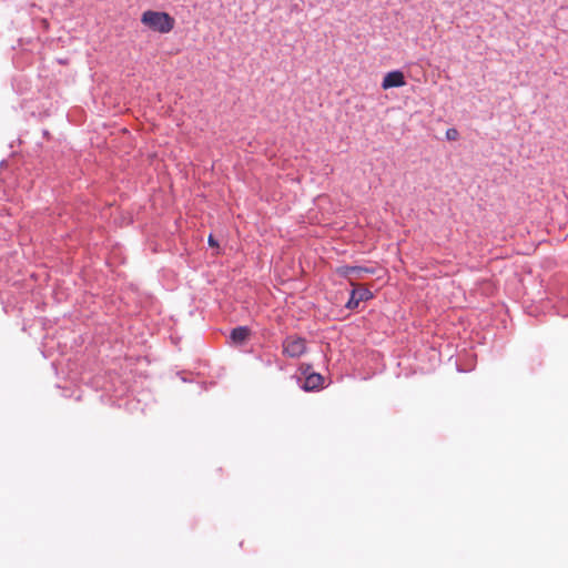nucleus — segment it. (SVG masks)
<instances>
[{
	"label": "nucleus",
	"instance_id": "1",
	"mask_svg": "<svg viewBox=\"0 0 568 568\" xmlns=\"http://www.w3.org/2000/svg\"><path fill=\"white\" fill-rule=\"evenodd\" d=\"M141 23L151 31L169 33L174 29L175 20L168 12L146 10L141 16Z\"/></svg>",
	"mask_w": 568,
	"mask_h": 568
},
{
	"label": "nucleus",
	"instance_id": "2",
	"mask_svg": "<svg viewBox=\"0 0 568 568\" xmlns=\"http://www.w3.org/2000/svg\"><path fill=\"white\" fill-rule=\"evenodd\" d=\"M291 381L295 383L296 387L305 390H318L322 387L324 378L321 374L312 371L311 365H301L298 371L291 376Z\"/></svg>",
	"mask_w": 568,
	"mask_h": 568
},
{
	"label": "nucleus",
	"instance_id": "3",
	"mask_svg": "<svg viewBox=\"0 0 568 568\" xmlns=\"http://www.w3.org/2000/svg\"><path fill=\"white\" fill-rule=\"evenodd\" d=\"M306 352V341L300 336H286V356L300 357Z\"/></svg>",
	"mask_w": 568,
	"mask_h": 568
},
{
	"label": "nucleus",
	"instance_id": "4",
	"mask_svg": "<svg viewBox=\"0 0 568 568\" xmlns=\"http://www.w3.org/2000/svg\"><path fill=\"white\" fill-rule=\"evenodd\" d=\"M373 297V293L366 287H357L351 292V297L346 303L349 310L356 308L361 302L368 301Z\"/></svg>",
	"mask_w": 568,
	"mask_h": 568
},
{
	"label": "nucleus",
	"instance_id": "5",
	"mask_svg": "<svg viewBox=\"0 0 568 568\" xmlns=\"http://www.w3.org/2000/svg\"><path fill=\"white\" fill-rule=\"evenodd\" d=\"M405 84V77L403 72L396 70L388 72L382 82V88L384 90L390 89V88H399Z\"/></svg>",
	"mask_w": 568,
	"mask_h": 568
},
{
	"label": "nucleus",
	"instance_id": "6",
	"mask_svg": "<svg viewBox=\"0 0 568 568\" xmlns=\"http://www.w3.org/2000/svg\"><path fill=\"white\" fill-rule=\"evenodd\" d=\"M250 336V329L245 326H239L231 332V339L234 344H243Z\"/></svg>",
	"mask_w": 568,
	"mask_h": 568
},
{
	"label": "nucleus",
	"instance_id": "7",
	"mask_svg": "<svg viewBox=\"0 0 568 568\" xmlns=\"http://www.w3.org/2000/svg\"><path fill=\"white\" fill-rule=\"evenodd\" d=\"M351 273L361 276L363 273H373V271L367 267L355 266L351 268Z\"/></svg>",
	"mask_w": 568,
	"mask_h": 568
},
{
	"label": "nucleus",
	"instance_id": "8",
	"mask_svg": "<svg viewBox=\"0 0 568 568\" xmlns=\"http://www.w3.org/2000/svg\"><path fill=\"white\" fill-rule=\"evenodd\" d=\"M457 136H458V131H457L456 129H453V128H452V129H448V130L446 131V138H447V140L453 141V140H456V139H457Z\"/></svg>",
	"mask_w": 568,
	"mask_h": 568
},
{
	"label": "nucleus",
	"instance_id": "9",
	"mask_svg": "<svg viewBox=\"0 0 568 568\" xmlns=\"http://www.w3.org/2000/svg\"><path fill=\"white\" fill-rule=\"evenodd\" d=\"M209 244L211 246H216L217 245V242L215 241V239L212 235L209 236Z\"/></svg>",
	"mask_w": 568,
	"mask_h": 568
},
{
	"label": "nucleus",
	"instance_id": "10",
	"mask_svg": "<svg viewBox=\"0 0 568 568\" xmlns=\"http://www.w3.org/2000/svg\"><path fill=\"white\" fill-rule=\"evenodd\" d=\"M43 27H48V22L45 20L43 21Z\"/></svg>",
	"mask_w": 568,
	"mask_h": 568
}]
</instances>
